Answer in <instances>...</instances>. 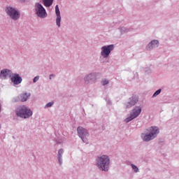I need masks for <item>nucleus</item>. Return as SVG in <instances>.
Masks as SVG:
<instances>
[{
  "label": "nucleus",
  "instance_id": "23",
  "mask_svg": "<svg viewBox=\"0 0 179 179\" xmlns=\"http://www.w3.org/2000/svg\"><path fill=\"white\" fill-rule=\"evenodd\" d=\"M38 79H40V76H37L36 77H34V83H36V82H38Z\"/></svg>",
  "mask_w": 179,
  "mask_h": 179
},
{
  "label": "nucleus",
  "instance_id": "15",
  "mask_svg": "<svg viewBox=\"0 0 179 179\" xmlns=\"http://www.w3.org/2000/svg\"><path fill=\"white\" fill-rule=\"evenodd\" d=\"M62 155H64V149H60L58 150L57 159L60 166L62 164Z\"/></svg>",
  "mask_w": 179,
  "mask_h": 179
},
{
  "label": "nucleus",
  "instance_id": "12",
  "mask_svg": "<svg viewBox=\"0 0 179 179\" xmlns=\"http://www.w3.org/2000/svg\"><path fill=\"white\" fill-rule=\"evenodd\" d=\"M13 74V73H12V71L7 69H3L1 71L0 73V79H6V78H11Z\"/></svg>",
  "mask_w": 179,
  "mask_h": 179
},
{
  "label": "nucleus",
  "instance_id": "8",
  "mask_svg": "<svg viewBox=\"0 0 179 179\" xmlns=\"http://www.w3.org/2000/svg\"><path fill=\"white\" fill-rule=\"evenodd\" d=\"M114 50V45H103L101 48V56L102 58H107L110 57V54H111V51Z\"/></svg>",
  "mask_w": 179,
  "mask_h": 179
},
{
  "label": "nucleus",
  "instance_id": "1",
  "mask_svg": "<svg viewBox=\"0 0 179 179\" xmlns=\"http://www.w3.org/2000/svg\"><path fill=\"white\" fill-rule=\"evenodd\" d=\"M159 133L160 130L159 127L152 126L141 134V138L143 142H150V141H153V139L157 138V135Z\"/></svg>",
  "mask_w": 179,
  "mask_h": 179
},
{
  "label": "nucleus",
  "instance_id": "26",
  "mask_svg": "<svg viewBox=\"0 0 179 179\" xmlns=\"http://www.w3.org/2000/svg\"><path fill=\"white\" fill-rule=\"evenodd\" d=\"M106 101H107V103L108 104H111V101L108 99V100H106Z\"/></svg>",
  "mask_w": 179,
  "mask_h": 179
},
{
  "label": "nucleus",
  "instance_id": "11",
  "mask_svg": "<svg viewBox=\"0 0 179 179\" xmlns=\"http://www.w3.org/2000/svg\"><path fill=\"white\" fill-rule=\"evenodd\" d=\"M138 96H133L131 98H129V100L128 102L124 103L125 108H131V107L135 106L136 103H138Z\"/></svg>",
  "mask_w": 179,
  "mask_h": 179
},
{
  "label": "nucleus",
  "instance_id": "6",
  "mask_svg": "<svg viewBox=\"0 0 179 179\" xmlns=\"http://www.w3.org/2000/svg\"><path fill=\"white\" fill-rule=\"evenodd\" d=\"M142 113V108L141 106H135L134 109L131 110L129 117L125 119V122H130L132 120H135V118H138L141 113Z\"/></svg>",
  "mask_w": 179,
  "mask_h": 179
},
{
  "label": "nucleus",
  "instance_id": "10",
  "mask_svg": "<svg viewBox=\"0 0 179 179\" xmlns=\"http://www.w3.org/2000/svg\"><path fill=\"white\" fill-rule=\"evenodd\" d=\"M10 80L12 83H13L14 86H16L17 85H20L22 83V81L23 79H22V77L19 76L17 73H13L10 77Z\"/></svg>",
  "mask_w": 179,
  "mask_h": 179
},
{
  "label": "nucleus",
  "instance_id": "18",
  "mask_svg": "<svg viewBox=\"0 0 179 179\" xmlns=\"http://www.w3.org/2000/svg\"><path fill=\"white\" fill-rule=\"evenodd\" d=\"M120 33H122V34H124V33H128V31H129V29H127L124 27L120 28Z\"/></svg>",
  "mask_w": 179,
  "mask_h": 179
},
{
  "label": "nucleus",
  "instance_id": "4",
  "mask_svg": "<svg viewBox=\"0 0 179 179\" xmlns=\"http://www.w3.org/2000/svg\"><path fill=\"white\" fill-rule=\"evenodd\" d=\"M34 10L35 15L40 17V19H45L48 15L47 14V11L43 5L38 2L35 3Z\"/></svg>",
  "mask_w": 179,
  "mask_h": 179
},
{
  "label": "nucleus",
  "instance_id": "13",
  "mask_svg": "<svg viewBox=\"0 0 179 179\" xmlns=\"http://www.w3.org/2000/svg\"><path fill=\"white\" fill-rule=\"evenodd\" d=\"M55 13H56V24L58 27H61V11H59V7L58 5L55 6Z\"/></svg>",
  "mask_w": 179,
  "mask_h": 179
},
{
  "label": "nucleus",
  "instance_id": "16",
  "mask_svg": "<svg viewBox=\"0 0 179 179\" xmlns=\"http://www.w3.org/2000/svg\"><path fill=\"white\" fill-rule=\"evenodd\" d=\"M42 2L45 8H50L54 3V0H42Z\"/></svg>",
  "mask_w": 179,
  "mask_h": 179
},
{
  "label": "nucleus",
  "instance_id": "22",
  "mask_svg": "<svg viewBox=\"0 0 179 179\" xmlns=\"http://www.w3.org/2000/svg\"><path fill=\"white\" fill-rule=\"evenodd\" d=\"M52 106H54V102H49L45 106V108H48L50 107H52Z\"/></svg>",
  "mask_w": 179,
  "mask_h": 179
},
{
  "label": "nucleus",
  "instance_id": "20",
  "mask_svg": "<svg viewBox=\"0 0 179 179\" xmlns=\"http://www.w3.org/2000/svg\"><path fill=\"white\" fill-rule=\"evenodd\" d=\"M102 86H106V85H108L109 81L107 79H103L101 82Z\"/></svg>",
  "mask_w": 179,
  "mask_h": 179
},
{
  "label": "nucleus",
  "instance_id": "3",
  "mask_svg": "<svg viewBox=\"0 0 179 179\" xmlns=\"http://www.w3.org/2000/svg\"><path fill=\"white\" fill-rule=\"evenodd\" d=\"M15 114L17 117H20V118H30L31 115H33V110L30 109L29 107L23 105L18 106L15 110Z\"/></svg>",
  "mask_w": 179,
  "mask_h": 179
},
{
  "label": "nucleus",
  "instance_id": "19",
  "mask_svg": "<svg viewBox=\"0 0 179 179\" xmlns=\"http://www.w3.org/2000/svg\"><path fill=\"white\" fill-rule=\"evenodd\" d=\"M131 166L132 169L134 171V173H138L139 171V169L136 165H134L133 164H131Z\"/></svg>",
  "mask_w": 179,
  "mask_h": 179
},
{
  "label": "nucleus",
  "instance_id": "27",
  "mask_svg": "<svg viewBox=\"0 0 179 179\" xmlns=\"http://www.w3.org/2000/svg\"><path fill=\"white\" fill-rule=\"evenodd\" d=\"M2 106L0 104V113L1 111Z\"/></svg>",
  "mask_w": 179,
  "mask_h": 179
},
{
  "label": "nucleus",
  "instance_id": "28",
  "mask_svg": "<svg viewBox=\"0 0 179 179\" xmlns=\"http://www.w3.org/2000/svg\"><path fill=\"white\" fill-rule=\"evenodd\" d=\"M26 0H20V2H24Z\"/></svg>",
  "mask_w": 179,
  "mask_h": 179
},
{
  "label": "nucleus",
  "instance_id": "9",
  "mask_svg": "<svg viewBox=\"0 0 179 179\" xmlns=\"http://www.w3.org/2000/svg\"><path fill=\"white\" fill-rule=\"evenodd\" d=\"M100 73L94 72V73H90L89 74H87L84 77V81L85 83L89 85L90 83H96V80H97V78H99V76Z\"/></svg>",
  "mask_w": 179,
  "mask_h": 179
},
{
  "label": "nucleus",
  "instance_id": "14",
  "mask_svg": "<svg viewBox=\"0 0 179 179\" xmlns=\"http://www.w3.org/2000/svg\"><path fill=\"white\" fill-rule=\"evenodd\" d=\"M159 47V41L153 40L146 46V50L148 51H150V50H153V48H157Z\"/></svg>",
  "mask_w": 179,
  "mask_h": 179
},
{
  "label": "nucleus",
  "instance_id": "5",
  "mask_svg": "<svg viewBox=\"0 0 179 179\" xmlns=\"http://www.w3.org/2000/svg\"><path fill=\"white\" fill-rule=\"evenodd\" d=\"M6 13L13 20H19L20 18V12L12 6L6 7Z\"/></svg>",
  "mask_w": 179,
  "mask_h": 179
},
{
  "label": "nucleus",
  "instance_id": "2",
  "mask_svg": "<svg viewBox=\"0 0 179 179\" xmlns=\"http://www.w3.org/2000/svg\"><path fill=\"white\" fill-rule=\"evenodd\" d=\"M96 166L101 171H108L110 170V157L103 155L96 159Z\"/></svg>",
  "mask_w": 179,
  "mask_h": 179
},
{
  "label": "nucleus",
  "instance_id": "24",
  "mask_svg": "<svg viewBox=\"0 0 179 179\" xmlns=\"http://www.w3.org/2000/svg\"><path fill=\"white\" fill-rule=\"evenodd\" d=\"M64 141H65V138H62V140L58 141L57 143H64Z\"/></svg>",
  "mask_w": 179,
  "mask_h": 179
},
{
  "label": "nucleus",
  "instance_id": "17",
  "mask_svg": "<svg viewBox=\"0 0 179 179\" xmlns=\"http://www.w3.org/2000/svg\"><path fill=\"white\" fill-rule=\"evenodd\" d=\"M29 97H30V93H22L20 94L21 101H27Z\"/></svg>",
  "mask_w": 179,
  "mask_h": 179
},
{
  "label": "nucleus",
  "instance_id": "29",
  "mask_svg": "<svg viewBox=\"0 0 179 179\" xmlns=\"http://www.w3.org/2000/svg\"><path fill=\"white\" fill-rule=\"evenodd\" d=\"M0 129H1V124H0Z\"/></svg>",
  "mask_w": 179,
  "mask_h": 179
},
{
  "label": "nucleus",
  "instance_id": "21",
  "mask_svg": "<svg viewBox=\"0 0 179 179\" xmlns=\"http://www.w3.org/2000/svg\"><path fill=\"white\" fill-rule=\"evenodd\" d=\"M159 93H162V90H157L154 94L152 95V97H157V96H159Z\"/></svg>",
  "mask_w": 179,
  "mask_h": 179
},
{
  "label": "nucleus",
  "instance_id": "25",
  "mask_svg": "<svg viewBox=\"0 0 179 179\" xmlns=\"http://www.w3.org/2000/svg\"><path fill=\"white\" fill-rule=\"evenodd\" d=\"M54 76H55L54 74H51V75L50 76V80L52 79V78H54Z\"/></svg>",
  "mask_w": 179,
  "mask_h": 179
},
{
  "label": "nucleus",
  "instance_id": "7",
  "mask_svg": "<svg viewBox=\"0 0 179 179\" xmlns=\"http://www.w3.org/2000/svg\"><path fill=\"white\" fill-rule=\"evenodd\" d=\"M77 132L79 138L84 142V143H88L87 138L90 136V134H89V131L87 129L82 127H78L77 128Z\"/></svg>",
  "mask_w": 179,
  "mask_h": 179
}]
</instances>
